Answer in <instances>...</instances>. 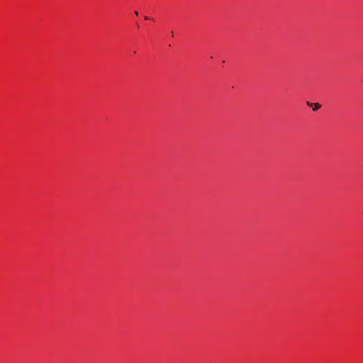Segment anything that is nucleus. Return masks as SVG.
<instances>
[{"label": "nucleus", "instance_id": "obj_2", "mask_svg": "<svg viewBox=\"0 0 363 363\" xmlns=\"http://www.w3.org/2000/svg\"><path fill=\"white\" fill-rule=\"evenodd\" d=\"M135 14L138 15V11H135Z\"/></svg>", "mask_w": 363, "mask_h": 363}, {"label": "nucleus", "instance_id": "obj_1", "mask_svg": "<svg viewBox=\"0 0 363 363\" xmlns=\"http://www.w3.org/2000/svg\"><path fill=\"white\" fill-rule=\"evenodd\" d=\"M307 105L308 106L312 107L313 111H316V110L319 109L321 107V105L320 104H318V103L307 102Z\"/></svg>", "mask_w": 363, "mask_h": 363}]
</instances>
